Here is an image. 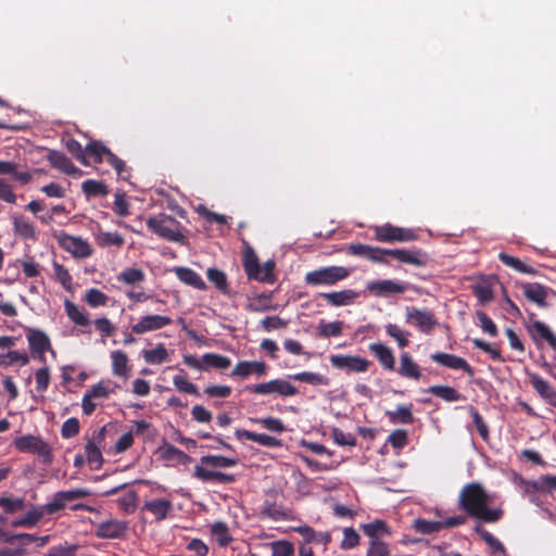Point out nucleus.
<instances>
[{
    "mask_svg": "<svg viewBox=\"0 0 556 556\" xmlns=\"http://www.w3.org/2000/svg\"><path fill=\"white\" fill-rule=\"evenodd\" d=\"M490 494L482 484L470 482L465 484L458 495V507L469 517L483 522L493 523L498 521L504 514L502 508H490Z\"/></svg>",
    "mask_w": 556,
    "mask_h": 556,
    "instance_id": "1",
    "label": "nucleus"
},
{
    "mask_svg": "<svg viewBox=\"0 0 556 556\" xmlns=\"http://www.w3.org/2000/svg\"><path fill=\"white\" fill-rule=\"evenodd\" d=\"M238 464L237 458L222 455H205L200 458V464L194 467L192 476L202 482L232 483L236 477L214 470L215 468H229Z\"/></svg>",
    "mask_w": 556,
    "mask_h": 556,
    "instance_id": "2",
    "label": "nucleus"
},
{
    "mask_svg": "<svg viewBox=\"0 0 556 556\" xmlns=\"http://www.w3.org/2000/svg\"><path fill=\"white\" fill-rule=\"evenodd\" d=\"M89 495L90 492L87 489H73L54 493L51 502L39 507L33 506L31 509L27 511L25 515L27 528L36 527L45 515H53L64 509L67 503L85 498Z\"/></svg>",
    "mask_w": 556,
    "mask_h": 556,
    "instance_id": "3",
    "label": "nucleus"
},
{
    "mask_svg": "<svg viewBox=\"0 0 556 556\" xmlns=\"http://www.w3.org/2000/svg\"><path fill=\"white\" fill-rule=\"evenodd\" d=\"M350 275L351 270L344 266H325L307 271L304 276V282L311 287H331L346 279Z\"/></svg>",
    "mask_w": 556,
    "mask_h": 556,
    "instance_id": "4",
    "label": "nucleus"
},
{
    "mask_svg": "<svg viewBox=\"0 0 556 556\" xmlns=\"http://www.w3.org/2000/svg\"><path fill=\"white\" fill-rule=\"evenodd\" d=\"M243 268L249 280L274 283L276 280L274 268L275 263L267 261L261 265L255 252L249 248L243 255Z\"/></svg>",
    "mask_w": 556,
    "mask_h": 556,
    "instance_id": "5",
    "label": "nucleus"
},
{
    "mask_svg": "<svg viewBox=\"0 0 556 556\" xmlns=\"http://www.w3.org/2000/svg\"><path fill=\"white\" fill-rule=\"evenodd\" d=\"M148 228L160 238L169 242H182L185 236L180 231V223L166 214H159L147 219Z\"/></svg>",
    "mask_w": 556,
    "mask_h": 556,
    "instance_id": "6",
    "label": "nucleus"
},
{
    "mask_svg": "<svg viewBox=\"0 0 556 556\" xmlns=\"http://www.w3.org/2000/svg\"><path fill=\"white\" fill-rule=\"evenodd\" d=\"M118 384L111 380H101L97 384L90 387L83 396L81 408L86 416H90L97 408L94 400H106L111 394H114Z\"/></svg>",
    "mask_w": 556,
    "mask_h": 556,
    "instance_id": "7",
    "label": "nucleus"
},
{
    "mask_svg": "<svg viewBox=\"0 0 556 556\" xmlns=\"http://www.w3.org/2000/svg\"><path fill=\"white\" fill-rule=\"evenodd\" d=\"M14 446L20 452L38 455L43 464L49 465L53 460L50 445L40 437L31 434L18 437L14 440Z\"/></svg>",
    "mask_w": 556,
    "mask_h": 556,
    "instance_id": "8",
    "label": "nucleus"
},
{
    "mask_svg": "<svg viewBox=\"0 0 556 556\" xmlns=\"http://www.w3.org/2000/svg\"><path fill=\"white\" fill-rule=\"evenodd\" d=\"M244 391L257 395L278 394L283 397L294 396L299 393L296 387L283 379H273L257 384H249L245 386Z\"/></svg>",
    "mask_w": 556,
    "mask_h": 556,
    "instance_id": "9",
    "label": "nucleus"
},
{
    "mask_svg": "<svg viewBox=\"0 0 556 556\" xmlns=\"http://www.w3.org/2000/svg\"><path fill=\"white\" fill-rule=\"evenodd\" d=\"M375 239L379 242H409L417 239L416 232L410 228H403L384 224L374 228Z\"/></svg>",
    "mask_w": 556,
    "mask_h": 556,
    "instance_id": "10",
    "label": "nucleus"
},
{
    "mask_svg": "<svg viewBox=\"0 0 556 556\" xmlns=\"http://www.w3.org/2000/svg\"><path fill=\"white\" fill-rule=\"evenodd\" d=\"M26 337L34 359L46 364V352L50 351L52 355H55V351L52 349L49 337L42 330L27 328Z\"/></svg>",
    "mask_w": 556,
    "mask_h": 556,
    "instance_id": "11",
    "label": "nucleus"
},
{
    "mask_svg": "<svg viewBox=\"0 0 556 556\" xmlns=\"http://www.w3.org/2000/svg\"><path fill=\"white\" fill-rule=\"evenodd\" d=\"M54 237L59 245L75 257L86 258L92 254V249L88 241L80 237L71 236L63 230Z\"/></svg>",
    "mask_w": 556,
    "mask_h": 556,
    "instance_id": "12",
    "label": "nucleus"
},
{
    "mask_svg": "<svg viewBox=\"0 0 556 556\" xmlns=\"http://www.w3.org/2000/svg\"><path fill=\"white\" fill-rule=\"evenodd\" d=\"M391 256L402 264H408L416 267H424L429 263V255L421 249H386L384 257Z\"/></svg>",
    "mask_w": 556,
    "mask_h": 556,
    "instance_id": "13",
    "label": "nucleus"
},
{
    "mask_svg": "<svg viewBox=\"0 0 556 556\" xmlns=\"http://www.w3.org/2000/svg\"><path fill=\"white\" fill-rule=\"evenodd\" d=\"M330 363H331L332 367H334L337 369L345 370L348 374L366 372L371 365V363L364 357L355 356V355H342V354L331 355Z\"/></svg>",
    "mask_w": 556,
    "mask_h": 556,
    "instance_id": "14",
    "label": "nucleus"
},
{
    "mask_svg": "<svg viewBox=\"0 0 556 556\" xmlns=\"http://www.w3.org/2000/svg\"><path fill=\"white\" fill-rule=\"evenodd\" d=\"M406 323L416 326L421 332L430 333L438 321L434 315L429 311H422L416 307H407Z\"/></svg>",
    "mask_w": 556,
    "mask_h": 556,
    "instance_id": "15",
    "label": "nucleus"
},
{
    "mask_svg": "<svg viewBox=\"0 0 556 556\" xmlns=\"http://www.w3.org/2000/svg\"><path fill=\"white\" fill-rule=\"evenodd\" d=\"M520 288L522 290L523 296L528 301L536 304L539 307L549 306L547 298L549 294L554 293L552 288L538 282H522L520 283Z\"/></svg>",
    "mask_w": 556,
    "mask_h": 556,
    "instance_id": "16",
    "label": "nucleus"
},
{
    "mask_svg": "<svg viewBox=\"0 0 556 556\" xmlns=\"http://www.w3.org/2000/svg\"><path fill=\"white\" fill-rule=\"evenodd\" d=\"M430 358L442 366H445L451 369H460L466 372L468 376L472 377L475 375V369L469 365V363L457 355L437 352L431 354Z\"/></svg>",
    "mask_w": 556,
    "mask_h": 556,
    "instance_id": "17",
    "label": "nucleus"
},
{
    "mask_svg": "<svg viewBox=\"0 0 556 556\" xmlns=\"http://www.w3.org/2000/svg\"><path fill=\"white\" fill-rule=\"evenodd\" d=\"M384 250L386 249L363 243H353L346 249L348 253L351 255L364 257L375 263L388 264V261L384 257Z\"/></svg>",
    "mask_w": 556,
    "mask_h": 556,
    "instance_id": "18",
    "label": "nucleus"
},
{
    "mask_svg": "<svg viewBox=\"0 0 556 556\" xmlns=\"http://www.w3.org/2000/svg\"><path fill=\"white\" fill-rule=\"evenodd\" d=\"M172 318L162 315L143 316L137 324L132 325L131 331L136 334H142L149 331L162 329L172 324Z\"/></svg>",
    "mask_w": 556,
    "mask_h": 556,
    "instance_id": "19",
    "label": "nucleus"
},
{
    "mask_svg": "<svg viewBox=\"0 0 556 556\" xmlns=\"http://www.w3.org/2000/svg\"><path fill=\"white\" fill-rule=\"evenodd\" d=\"M368 350L378 359L384 370H395V357L389 346L380 342H374L368 345Z\"/></svg>",
    "mask_w": 556,
    "mask_h": 556,
    "instance_id": "20",
    "label": "nucleus"
},
{
    "mask_svg": "<svg viewBox=\"0 0 556 556\" xmlns=\"http://www.w3.org/2000/svg\"><path fill=\"white\" fill-rule=\"evenodd\" d=\"M367 289L376 296H386L389 294H399L405 292L406 286L399 281L386 279L369 282Z\"/></svg>",
    "mask_w": 556,
    "mask_h": 556,
    "instance_id": "21",
    "label": "nucleus"
},
{
    "mask_svg": "<svg viewBox=\"0 0 556 556\" xmlns=\"http://www.w3.org/2000/svg\"><path fill=\"white\" fill-rule=\"evenodd\" d=\"M531 386L539 395L549 405L556 407V390L542 377L534 372H527Z\"/></svg>",
    "mask_w": 556,
    "mask_h": 556,
    "instance_id": "22",
    "label": "nucleus"
},
{
    "mask_svg": "<svg viewBox=\"0 0 556 556\" xmlns=\"http://www.w3.org/2000/svg\"><path fill=\"white\" fill-rule=\"evenodd\" d=\"M528 330L538 345L541 341H545L553 350H556V334H554L546 324L541 320H535L528 327Z\"/></svg>",
    "mask_w": 556,
    "mask_h": 556,
    "instance_id": "23",
    "label": "nucleus"
},
{
    "mask_svg": "<svg viewBox=\"0 0 556 556\" xmlns=\"http://www.w3.org/2000/svg\"><path fill=\"white\" fill-rule=\"evenodd\" d=\"M238 440L247 439L262 446L277 448L282 446L280 439L265 433H256L245 429H237L235 432Z\"/></svg>",
    "mask_w": 556,
    "mask_h": 556,
    "instance_id": "24",
    "label": "nucleus"
},
{
    "mask_svg": "<svg viewBox=\"0 0 556 556\" xmlns=\"http://www.w3.org/2000/svg\"><path fill=\"white\" fill-rule=\"evenodd\" d=\"M326 300L330 306H348L355 302L359 293L352 289H345L341 291L325 292L319 294Z\"/></svg>",
    "mask_w": 556,
    "mask_h": 556,
    "instance_id": "25",
    "label": "nucleus"
},
{
    "mask_svg": "<svg viewBox=\"0 0 556 556\" xmlns=\"http://www.w3.org/2000/svg\"><path fill=\"white\" fill-rule=\"evenodd\" d=\"M293 530L302 535L305 544L309 545L311 543L323 544L325 547L331 542L330 532H317L312 527L307 525L294 527Z\"/></svg>",
    "mask_w": 556,
    "mask_h": 556,
    "instance_id": "26",
    "label": "nucleus"
},
{
    "mask_svg": "<svg viewBox=\"0 0 556 556\" xmlns=\"http://www.w3.org/2000/svg\"><path fill=\"white\" fill-rule=\"evenodd\" d=\"M397 374L406 379L419 380L421 377L420 368L413 359L408 352H404L400 356V366Z\"/></svg>",
    "mask_w": 556,
    "mask_h": 556,
    "instance_id": "27",
    "label": "nucleus"
},
{
    "mask_svg": "<svg viewBox=\"0 0 556 556\" xmlns=\"http://www.w3.org/2000/svg\"><path fill=\"white\" fill-rule=\"evenodd\" d=\"M126 531V525L118 520H108L98 525L96 534L102 539H118Z\"/></svg>",
    "mask_w": 556,
    "mask_h": 556,
    "instance_id": "28",
    "label": "nucleus"
},
{
    "mask_svg": "<svg viewBox=\"0 0 556 556\" xmlns=\"http://www.w3.org/2000/svg\"><path fill=\"white\" fill-rule=\"evenodd\" d=\"M142 509L151 513L157 521H161L173 510V503L165 498H154L146 502Z\"/></svg>",
    "mask_w": 556,
    "mask_h": 556,
    "instance_id": "29",
    "label": "nucleus"
},
{
    "mask_svg": "<svg viewBox=\"0 0 556 556\" xmlns=\"http://www.w3.org/2000/svg\"><path fill=\"white\" fill-rule=\"evenodd\" d=\"M47 160L52 167L60 169L67 175L74 174L78 170L72 161L61 151L49 150Z\"/></svg>",
    "mask_w": 556,
    "mask_h": 556,
    "instance_id": "30",
    "label": "nucleus"
},
{
    "mask_svg": "<svg viewBox=\"0 0 556 556\" xmlns=\"http://www.w3.org/2000/svg\"><path fill=\"white\" fill-rule=\"evenodd\" d=\"M526 490L531 492L552 493L556 491V476L545 475L536 480L526 481Z\"/></svg>",
    "mask_w": 556,
    "mask_h": 556,
    "instance_id": "31",
    "label": "nucleus"
},
{
    "mask_svg": "<svg viewBox=\"0 0 556 556\" xmlns=\"http://www.w3.org/2000/svg\"><path fill=\"white\" fill-rule=\"evenodd\" d=\"M175 271L177 278L186 285L198 290H205L207 288L202 277L191 268L178 267Z\"/></svg>",
    "mask_w": 556,
    "mask_h": 556,
    "instance_id": "32",
    "label": "nucleus"
},
{
    "mask_svg": "<svg viewBox=\"0 0 556 556\" xmlns=\"http://www.w3.org/2000/svg\"><path fill=\"white\" fill-rule=\"evenodd\" d=\"M13 228L14 232L23 239H37V232L34 224L30 223L29 219L25 216H15L13 218Z\"/></svg>",
    "mask_w": 556,
    "mask_h": 556,
    "instance_id": "33",
    "label": "nucleus"
},
{
    "mask_svg": "<svg viewBox=\"0 0 556 556\" xmlns=\"http://www.w3.org/2000/svg\"><path fill=\"white\" fill-rule=\"evenodd\" d=\"M112 358V371L115 376L122 378H128L130 368L128 366V356L123 351H113L111 353Z\"/></svg>",
    "mask_w": 556,
    "mask_h": 556,
    "instance_id": "34",
    "label": "nucleus"
},
{
    "mask_svg": "<svg viewBox=\"0 0 556 556\" xmlns=\"http://www.w3.org/2000/svg\"><path fill=\"white\" fill-rule=\"evenodd\" d=\"M386 414L393 425H410L414 422L413 404L400 405L395 410H388Z\"/></svg>",
    "mask_w": 556,
    "mask_h": 556,
    "instance_id": "35",
    "label": "nucleus"
},
{
    "mask_svg": "<svg viewBox=\"0 0 556 556\" xmlns=\"http://www.w3.org/2000/svg\"><path fill=\"white\" fill-rule=\"evenodd\" d=\"M361 529L363 530L364 534L370 538V541L380 540V534H391V529L389 525L381 519H375L371 522L364 523L361 526Z\"/></svg>",
    "mask_w": 556,
    "mask_h": 556,
    "instance_id": "36",
    "label": "nucleus"
},
{
    "mask_svg": "<svg viewBox=\"0 0 556 556\" xmlns=\"http://www.w3.org/2000/svg\"><path fill=\"white\" fill-rule=\"evenodd\" d=\"M427 392L442 399L445 402H458L465 400L455 388L450 386L435 384L428 388Z\"/></svg>",
    "mask_w": 556,
    "mask_h": 556,
    "instance_id": "37",
    "label": "nucleus"
},
{
    "mask_svg": "<svg viewBox=\"0 0 556 556\" xmlns=\"http://www.w3.org/2000/svg\"><path fill=\"white\" fill-rule=\"evenodd\" d=\"M498 258L503 264H505L508 267H511L513 269H515L518 273L528 274V275H535L538 273V270L535 268H533L532 266L525 264L519 258H517L513 255H509L505 252H501L498 254Z\"/></svg>",
    "mask_w": 556,
    "mask_h": 556,
    "instance_id": "38",
    "label": "nucleus"
},
{
    "mask_svg": "<svg viewBox=\"0 0 556 556\" xmlns=\"http://www.w3.org/2000/svg\"><path fill=\"white\" fill-rule=\"evenodd\" d=\"M64 308L67 317L75 324L80 327L90 326L91 321L87 317V315L80 311V308L72 301L66 300L64 303Z\"/></svg>",
    "mask_w": 556,
    "mask_h": 556,
    "instance_id": "39",
    "label": "nucleus"
},
{
    "mask_svg": "<svg viewBox=\"0 0 556 556\" xmlns=\"http://www.w3.org/2000/svg\"><path fill=\"white\" fill-rule=\"evenodd\" d=\"M86 160L90 159L94 164H101L105 154L109 152V148L105 147L101 141H90L86 148Z\"/></svg>",
    "mask_w": 556,
    "mask_h": 556,
    "instance_id": "40",
    "label": "nucleus"
},
{
    "mask_svg": "<svg viewBox=\"0 0 556 556\" xmlns=\"http://www.w3.org/2000/svg\"><path fill=\"white\" fill-rule=\"evenodd\" d=\"M291 379L308 383L311 386H328L329 384V378L317 374V372H311V371H302L294 375L289 376Z\"/></svg>",
    "mask_w": 556,
    "mask_h": 556,
    "instance_id": "41",
    "label": "nucleus"
},
{
    "mask_svg": "<svg viewBox=\"0 0 556 556\" xmlns=\"http://www.w3.org/2000/svg\"><path fill=\"white\" fill-rule=\"evenodd\" d=\"M344 328V323L342 320H334L331 323H326L321 320L318 325V336L321 338H332L339 337L342 334Z\"/></svg>",
    "mask_w": 556,
    "mask_h": 556,
    "instance_id": "42",
    "label": "nucleus"
},
{
    "mask_svg": "<svg viewBox=\"0 0 556 556\" xmlns=\"http://www.w3.org/2000/svg\"><path fill=\"white\" fill-rule=\"evenodd\" d=\"M206 276L210 282H212L222 293H229V285L227 276L224 271L217 268H208Z\"/></svg>",
    "mask_w": 556,
    "mask_h": 556,
    "instance_id": "43",
    "label": "nucleus"
},
{
    "mask_svg": "<svg viewBox=\"0 0 556 556\" xmlns=\"http://www.w3.org/2000/svg\"><path fill=\"white\" fill-rule=\"evenodd\" d=\"M202 362L206 369L208 367L226 369L231 365V361L229 357L216 353H205L202 356Z\"/></svg>",
    "mask_w": 556,
    "mask_h": 556,
    "instance_id": "44",
    "label": "nucleus"
},
{
    "mask_svg": "<svg viewBox=\"0 0 556 556\" xmlns=\"http://www.w3.org/2000/svg\"><path fill=\"white\" fill-rule=\"evenodd\" d=\"M413 528L421 534H433L443 530L442 521H432L422 518L414 520Z\"/></svg>",
    "mask_w": 556,
    "mask_h": 556,
    "instance_id": "45",
    "label": "nucleus"
},
{
    "mask_svg": "<svg viewBox=\"0 0 556 556\" xmlns=\"http://www.w3.org/2000/svg\"><path fill=\"white\" fill-rule=\"evenodd\" d=\"M81 189L87 197H104L109 193L108 186L104 182L92 179L85 180Z\"/></svg>",
    "mask_w": 556,
    "mask_h": 556,
    "instance_id": "46",
    "label": "nucleus"
},
{
    "mask_svg": "<svg viewBox=\"0 0 556 556\" xmlns=\"http://www.w3.org/2000/svg\"><path fill=\"white\" fill-rule=\"evenodd\" d=\"M142 357L148 364H162L167 359L168 353L164 344L161 343L155 349L143 350Z\"/></svg>",
    "mask_w": 556,
    "mask_h": 556,
    "instance_id": "47",
    "label": "nucleus"
},
{
    "mask_svg": "<svg viewBox=\"0 0 556 556\" xmlns=\"http://www.w3.org/2000/svg\"><path fill=\"white\" fill-rule=\"evenodd\" d=\"M144 273L140 268H126L123 270L118 276L117 280L119 282H123L125 285L129 286H136L139 282H142L144 280Z\"/></svg>",
    "mask_w": 556,
    "mask_h": 556,
    "instance_id": "48",
    "label": "nucleus"
},
{
    "mask_svg": "<svg viewBox=\"0 0 556 556\" xmlns=\"http://www.w3.org/2000/svg\"><path fill=\"white\" fill-rule=\"evenodd\" d=\"M14 363H18L21 366H26L29 363V356L26 353L18 351H9L5 354L0 355V367H9Z\"/></svg>",
    "mask_w": 556,
    "mask_h": 556,
    "instance_id": "49",
    "label": "nucleus"
},
{
    "mask_svg": "<svg viewBox=\"0 0 556 556\" xmlns=\"http://www.w3.org/2000/svg\"><path fill=\"white\" fill-rule=\"evenodd\" d=\"M85 454L88 463L92 466L93 469H98L102 465V453L94 441H88V443L85 445Z\"/></svg>",
    "mask_w": 556,
    "mask_h": 556,
    "instance_id": "50",
    "label": "nucleus"
},
{
    "mask_svg": "<svg viewBox=\"0 0 556 556\" xmlns=\"http://www.w3.org/2000/svg\"><path fill=\"white\" fill-rule=\"evenodd\" d=\"M386 332L397 342L399 348L404 349L408 346V337L410 336L408 331L401 329L395 324H388L386 326Z\"/></svg>",
    "mask_w": 556,
    "mask_h": 556,
    "instance_id": "51",
    "label": "nucleus"
},
{
    "mask_svg": "<svg viewBox=\"0 0 556 556\" xmlns=\"http://www.w3.org/2000/svg\"><path fill=\"white\" fill-rule=\"evenodd\" d=\"M180 372H181V375H176L173 378V383H174L175 388L179 392H184V393L192 394V395H199L198 388L195 387V384H193L192 382H190L187 379V376H186L184 369H180Z\"/></svg>",
    "mask_w": 556,
    "mask_h": 556,
    "instance_id": "52",
    "label": "nucleus"
},
{
    "mask_svg": "<svg viewBox=\"0 0 556 556\" xmlns=\"http://www.w3.org/2000/svg\"><path fill=\"white\" fill-rule=\"evenodd\" d=\"M25 500L22 497H10V496H1L0 497V507L7 514H15L25 508Z\"/></svg>",
    "mask_w": 556,
    "mask_h": 556,
    "instance_id": "53",
    "label": "nucleus"
},
{
    "mask_svg": "<svg viewBox=\"0 0 556 556\" xmlns=\"http://www.w3.org/2000/svg\"><path fill=\"white\" fill-rule=\"evenodd\" d=\"M97 240H98V244L103 248L112 247V245L121 248L125 242L123 236H121L117 232H111V231H101L98 235Z\"/></svg>",
    "mask_w": 556,
    "mask_h": 556,
    "instance_id": "54",
    "label": "nucleus"
},
{
    "mask_svg": "<svg viewBox=\"0 0 556 556\" xmlns=\"http://www.w3.org/2000/svg\"><path fill=\"white\" fill-rule=\"evenodd\" d=\"M271 556H293L294 545L287 540H277L269 543Z\"/></svg>",
    "mask_w": 556,
    "mask_h": 556,
    "instance_id": "55",
    "label": "nucleus"
},
{
    "mask_svg": "<svg viewBox=\"0 0 556 556\" xmlns=\"http://www.w3.org/2000/svg\"><path fill=\"white\" fill-rule=\"evenodd\" d=\"M85 301L91 307L105 306L109 296L97 288L89 289L85 294Z\"/></svg>",
    "mask_w": 556,
    "mask_h": 556,
    "instance_id": "56",
    "label": "nucleus"
},
{
    "mask_svg": "<svg viewBox=\"0 0 556 556\" xmlns=\"http://www.w3.org/2000/svg\"><path fill=\"white\" fill-rule=\"evenodd\" d=\"M65 148L67 151L81 164L88 165V161H86V152L85 148L74 138H67L64 140Z\"/></svg>",
    "mask_w": 556,
    "mask_h": 556,
    "instance_id": "57",
    "label": "nucleus"
},
{
    "mask_svg": "<svg viewBox=\"0 0 556 556\" xmlns=\"http://www.w3.org/2000/svg\"><path fill=\"white\" fill-rule=\"evenodd\" d=\"M270 299L271 293L258 294L253 299V301L249 304L248 307L252 312H266L275 309L276 307L268 303Z\"/></svg>",
    "mask_w": 556,
    "mask_h": 556,
    "instance_id": "58",
    "label": "nucleus"
},
{
    "mask_svg": "<svg viewBox=\"0 0 556 556\" xmlns=\"http://www.w3.org/2000/svg\"><path fill=\"white\" fill-rule=\"evenodd\" d=\"M361 536L352 527L343 529V539L340 543L341 549H351L359 544Z\"/></svg>",
    "mask_w": 556,
    "mask_h": 556,
    "instance_id": "59",
    "label": "nucleus"
},
{
    "mask_svg": "<svg viewBox=\"0 0 556 556\" xmlns=\"http://www.w3.org/2000/svg\"><path fill=\"white\" fill-rule=\"evenodd\" d=\"M212 533L216 536V541L222 547L227 546L232 541V538L228 532V528L224 522L214 523L212 526Z\"/></svg>",
    "mask_w": 556,
    "mask_h": 556,
    "instance_id": "60",
    "label": "nucleus"
},
{
    "mask_svg": "<svg viewBox=\"0 0 556 556\" xmlns=\"http://www.w3.org/2000/svg\"><path fill=\"white\" fill-rule=\"evenodd\" d=\"M475 531L480 534L481 539L494 551L505 553V547L500 540L492 533L483 529L480 525L475 527Z\"/></svg>",
    "mask_w": 556,
    "mask_h": 556,
    "instance_id": "61",
    "label": "nucleus"
},
{
    "mask_svg": "<svg viewBox=\"0 0 556 556\" xmlns=\"http://www.w3.org/2000/svg\"><path fill=\"white\" fill-rule=\"evenodd\" d=\"M105 161L116 170L119 177H122L123 179L127 178L125 174H128V169L125 162L121 160L116 154H114L110 149L109 152L105 154Z\"/></svg>",
    "mask_w": 556,
    "mask_h": 556,
    "instance_id": "62",
    "label": "nucleus"
},
{
    "mask_svg": "<svg viewBox=\"0 0 556 556\" xmlns=\"http://www.w3.org/2000/svg\"><path fill=\"white\" fill-rule=\"evenodd\" d=\"M477 318L481 329L491 337L498 334V329L495 323L482 311L477 312Z\"/></svg>",
    "mask_w": 556,
    "mask_h": 556,
    "instance_id": "63",
    "label": "nucleus"
},
{
    "mask_svg": "<svg viewBox=\"0 0 556 556\" xmlns=\"http://www.w3.org/2000/svg\"><path fill=\"white\" fill-rule=\"evenodd\" d=\"M366 556H391V553L386 542L375 540L369 542Z\"/></svg>",
    "mask_w": 556,
    "mask_h": 556,
    "instance_id": "64",
    "label": "nucleus"
}]
</instances>
